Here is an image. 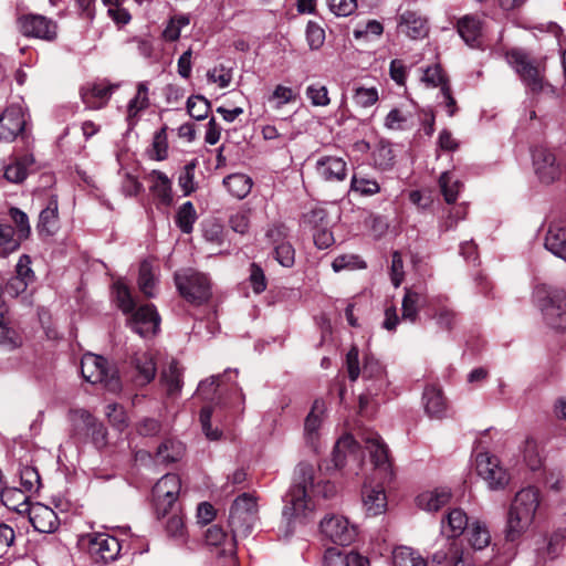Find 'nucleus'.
Segmentation results:
<instances>
[{"instance_id": "obj_20", "label": "nucleus", "mask_w": 566, "mask_h": 566, "mask_svg": "<svg viewBox=\"0 0 566 566\" xmlns=\"http://www.w3.org/2000/svg\"><path fill=\"white\" fill-rule=\"evenodd\" d=\"M544 247L553 255L566 261V220L555 218L547 222Z\"/></svg>"}, {"instance_id": "obj_39", "label": "nucleus", "mask_w": 566, "mask_h": 566, "mask_svg": "<svg viewBox=\"0 0 566 566\" xmlns=\"http://www.w3.org/2000/svg\"><path fill=\"white\" fill-rule=\"evenodd\" d=\"M182 369L176 360H171L161 373V382L166 387L168 396H176L182 387Z\"/></svg>"}, {"instance_id": "obj_53", "label": "nucleus", "mask_w": 566, "mask_h": 566, "mask_svg": "<svg viewBox=\"0 0 566 566\" xmlns=\"http://www.w3.org/2000/svg\"><path fill=\"white\" fill-rule=\"evenodd\" d=\"M209 83H216L220 88H226L232 81V69L223 64L216 65L207 72Z\"/></svg>"}, {"instance_id": "obj_13", "label": "nucleus", "mask_w": 566, "mask_h": 566, "mask_svg": "<svg viewBox=\"0 0 566 566\" xmlns=\"http://www.w3.org/2000/svg\"><path fill=\"white\" fill-rule=\"evenodd\" d=\"M88 552L96 563L106 564L114 560L122 551L120 542L105 533L90 534Z\"/></svg>"}, {"instance_id": "obj_44", "label": "nucleus", "mask_w": 566, "mask_h": 566, "mask_svg": "<svg viewBox=\"0 0 566 566\" xmlns=\"http://www.w3.org/2000/svg\"><path fill=\"white\" fill-rule=\"evenodd\" d=\"M426 559L415 549L407 546L394 551V566H426Z\"/></svg>"}, {"instance_id": "obj_29", "label": "nucleus", "mask_w": 566, "mask_h": 566, "mask_svg": "<svg viewBox=\"0 0 566 566\" xmlns=\"http://www.w3.org/2000/svg\"><path fill=\"white\" fill-rule=\"evenodd\" d=\"M150 105L148 82H139L136 86L135 96L127 104L126 120L129 126H134L139 114Z\"/></svg>"}, {"instance_id": "obj_4", "label": "nucleus", "mask_w": 566, "mask_h": 566, "mask_svg": "<svg viewBox=\"0 0 566 566\" xmlns=\"http://www.w3.org/2000/svg\"><path fill=\"white\" fill-rule=\"evenodd\" d=\"M114 292L118 307L125 314L132 313L129 325L135 333L142 337H147L157 332L159 315L153 304H146L136 308V302L128 286L122 281L114 283Z\"/></svg>"}, {"instance_id": "obj_16", "label": "nucleus", "mask_w": 566, "mask_h": 566, "mask_svg": "<svg viewBox=\"0 0 566 566\" xmlns=\"http://www.w3.org/2000/svg\"><path fill=\"white\" fill-rule=\"evenodd\" d=\"M533 167L536 176L543 184H552L559 178L562 170L555 155L544 147H536L532 151Z\"/></svg>"}, {"instance_id": "obj_59", "label": "nucleus", "mask_w": 566, "mask_h": 566, "mask_svg": "<svg viewBox=\"0 0 566 566\" xmlns=\"http://www.w3.org/2000/svg\"><path fill=\"white\" fill-rule=\"evenodd\" d=\"M524 461L527 467L535 471L542 465V455L538 444L534 440H526L524 448Z\"/></svg>"}, {"instance_id": "obj_64", "label": "nucleus", "mask_w": 566, "mask_h": 566, "mask_svg": "<svg viewBox=\"0 0 566 566\" xmlns=\"http://www.w3.org/2000/svg\"><path fill=\"white\" fill-rule=\"evenodd\" d=\"M106 416L115 428L118 430L127 426V416L124 408L117 403H109L106 406Z\"/></svg>"}, {"instance_id": "obj_45", "label": "nucleus", "mask_w": 566, "mask_h": 566, "mask_svg": "<svg viewBox=\"0 0 566 566\" xmlns=\"http://www.w3.org/2000/svg\"><path fill=\"white\" fill-rule=\"evenodd\" d=\"M440 190L448 203H453L462 188V184L452 172L444 171L439 178Z\"/></svg>"}, {"instance_id": "obj_33", "label": "nucleus", "mask_w": 566, "mask_h": 566, "mask_svg": "<svg viewBox=\"0 0 566 566\" xmlns=\"http://www.w3.org/2000/svg\"><path fill=\"white\" fill-rule=\"evenodd\" d=\"M324 566H369V562L357 553L343 556L339 548L329 547L325 551Z\"/></svg>"}, {"instance_id": "obj_12", "label": "nucleus", "mask_w": 566, "mask_h": 566, "mask_svg": "<svg viewBox=\"0 0 566 566\" xmlns=\"http://www.w3.org/2000/svg\"><path fill=\"white\" fill-rule=\"evenodd\" d=\"M18 28L24 36L52 41L56 38V23L41 14H24L18 19Z\"/></svg>"}, {"instance_id": "obj_3", "label": "nucleus", "mask_w": 566, "mask_h": 566, "mask_svg": "<svg viewBox=\"0 0 566 566\" xmlns=\"http://www.w3.org/2000/svg\"><path fill=\"white\" fill-rule=\"evenodd\" d=\"M538 506L539 491L536 488H524L515 494L506 516V541L515 542L530 528Z\"/></svg>"}, {"instance_id": "obj_41", "label": "nucleus", "mask_w": 566, "mask_h": 566, "mask_svg": "<svg viewBox=\"0 0 566 566\" xmlns=\"http://www.w3.org/2000/svg\"><path fill=\"white\" fill-rule=\"evenodd\" d=\"M157 277L154 272L153 263L145 260L140 263L138 274V287L146 297L155 296Z\"/></svg>"}, {"instance_id": "obj_54", "label": "nucleus", "mask_w": 566, "mask_h": 566, "mask_svg": "<svg viewBox=\"0 0 566 566\" xmlns=\"http://www.w3.org/2000/svg\"><path fill=\"white\" fill-rule=\"evenodd\" d=\"M353 101L359 107H370L378 101V91L375 87H356L354 90Z\"/></svg>"}, {"instance_id": "obj_60", "label": "nucleus", "mask_w": 566, "mask_h": 566, "mask_svg": "<svg viewBox=\"0 0 566 566\" xmlns=\"http://www.w3.org/2000/svg\"><path fill=\"white\" fill-rule=\"evenodd\" d=\"M274 255L276 261L285 268L293 266L295 262V250L287 241L274 247Z\"/></svg>"}, {"instance_id": "obj_17", "label": "nucleus", "mask_w": 566, "mask_h": 566, "mask_svg": "<svg viewBox=\"0 0 566 566\" xmlns=\"http://www.w3.org/2000/svg\"><path fill=\"white\" fill-rule=\"evenodd\" d=\"M432 562L446 566H475L472 554L458 539H448L443 548L433 553Z\"/></svg>"}, {"instance_id": "obj_23", "label": "nucleus", "mask_w": 566, "mask_h": 566, "mask_svg": "<svg viewBox=\"0 0 566 566\" xmlns=\"http://www.w3.org/2000/svg\"><path fill=\"white\" fill-rule=\"evenodd\" d=\"M27 514L30 523L39 533H53L60 525L56 513L44 504H32Z\"/></svg>"}, {"instance_id": "obj_7", "label": "nucleus", "mask_w": 566, "mask_h": 566, "mask_svg": "<svg viewBox=\"0 0 566 566\" xmlns=\"http://www.w3.org/2000/svg\"><path fill=\"white\" fill-rule=\"evenodd\" d=\"M83 378L93 385L99 384L109 391H118L120 381L115 368L109 367L107 360L95 354H85L81 360Z\"/></svg>"}, {"instance_id": "obj_57", "label": "nucleus", "mask_w": 566, "mask_h": 566, "mask_svg": "<svg viewBox=\"0 0 566 566\" xmlns=\"http://www.w3.org/2000/svg\"><path fill=\"white\" fill-rule=\"evenodd\" d=\"M375 165L381 169L387 170L394 165L395 155L388 145H379L373 153Z\"/></svg>"}, {"instance_id": "obj_58", "label": "nucleus", "mask_w": 566, "mask_h": 566, "mask_svg": "<svg viewBox=\"0 0 566 566\" xmlns=\"http://www.w3.org/2000/svg\"><path fill=\"white\" fill-rule=\"evenodd\" d=\"M366 264L357 255L343 254L334 259L332 268L335 272L343 270L363 269Z\"/></svg>"}, {"instance_id": "obj_52", "label": "nucleus", "mask_w": 566, "mask_h": 566, "mask_svg": "<svg viewBox=\"0 0 566 566\" xmlns=\"http://www.w3.org/2000/svg\"><path fill=\"white\" fill-rule=\"evenodd\" d=\"M9 214L17 228L15 238L19 239L20 242L28 239L31 233V227L27 213L19 208H11Z\"/></svg>"}, {"instance_id": "obj_49", "label": "nucleus", "mask_w": 566, "mask_h": 566, "mask_svg": "<svg viewBox=\"0 0 566 566\" xmlns=\"http://www.w3.org/2000/svg\"><path fill=\"white\" fill-rule=\"evenodd\" d=\"M20 247V240L15 238L14 230L9 224L0 223V254L6 256Z\"/></svg>"}, {"instance_id": "obj_46", "label": "nucleus", "mask_w": 566, "mask_h": 566, "mask_svg": "<svg viewBox=\"0 0 566 566\" xmlns=\"http://www.w3.org/2000/svg\"><path fill=\"white\" fill-rule=\"evenodd\" d=\"M349 191L369 197L378 193L380 191V186L376 179L354 174L350 179Z\"/></svg>"}, {"instance_id": "obj_6", "label": "nucleus", "mask_w": 566, "mask_h": 566, "mask_svg": "<svg viewBox=\"0 0 566 566\" xmlns=\"http://www.w3.org/2000/svg\"><path fill=\"white\" fill-rule=\"evenodd\" d=\"M361 376L365 390L359 395V410L361 413H367L370 407L379 405L378 398L385 392L388 380L380 363L371 356L365 358Z\"/></svg>"}, {"instance_id": "obj_62", "label": "nucleus", "mask_w": 566, "mask_h": 566, "mask_svg": "<svg viewBox=\"0 0 566 566\" xmlns=\"http://www.w3.org/2000/svg\"><path fill=\"white\" fill-rule=\"evenodd\" d=\"M422 81L432 87H442L443 85H449L447 77L444 76L440 65H432L424 70ZM442 88H440L441 91Z\"/></svg>"}, {"instance_id": "obj_51", "label": "nucleus", "mask_w": 566, "mask_h": 566, "mask_svg": "<svg viewBox=\"0 0 566 566\" xmlns=\"http://www.w3.org/2000/svg\"><path fill=\"white\" fill-rule=\"evenodd\" d=\"M22 345V337L13 328L9 327L3 317H0V347L7 350H14Z\"/></svg>"}, {"instance_id": "obj_55", "label": "nucleus", "mask_w": 566, "mask_h": 566, "mask_svg": "<svg viewBox=\"0 0 566 566\" xmlns=\"http://www.w3.org/2000/svg\"><path fill=\"white\" fill-rule=\"evenodd\" d=\"M251 210L241 208L234 212L229 220L231 229L240 234H245L250 228Z\"/></svg>"}, {"instance_id": "obj_22", "label": "nucleus", "mask_w": 566, "mask_h": 566, "mask_svg": "<svg viewBox=\"0 0 566 566\" xmlns=\"http://www.w3.org/2000/svg\"><path fill=\"white\" fill-rule=\"evenodd\" d=\"M333 462L339 469L349 463L359 465L360 448L350 434H345L337 440L333 450Z\"/></svg>"}, {"instance_id": "obj_63", "label": "nucleus", "mask_w": 566, "mask_h": 566, "mask_svg": "<svg viewBox=\"0 0 566 566\" xmlns=\"http://www.w3.org/2000/svg\"><path fill=\"white\" fill-rule=\"evenodd\" d=\"M195 168H196V161H191V163L187 164L178 178L179 187L184 191L185 196L190 195L196 189L195 188Z\"/></svg>"}, {"instance_id": "obj_48", "label": "nucleus", "mask_w": 566, "mask_h": 566, "mask_svg": "<svg viewBox=\"0 0 566 566\" xmlns=\"http://www.w3.org/2000/svg\"><path fill=\"white\" fill-rule=\"evenodd\" d=\"M197 220V213L190 201L185 202L177 211L176 223L184 233H190L193 223Z\"/></svg>"}, {"instance_id": "obj_35", "label": "nucleus", "mask_w": 566, "mask_h": 566, "mask_svg": "<svg viewBox=\"0 0 566 566\" xmlns=\"http://www.w3.org/2000/svg\"><path fill=\"white\" fill-rule=\"evenodd\" d=\"M1 501L6 507L19 514H27L31 505L25 491L17 488L6 489L1 492Z\"/></svg>"}, {"instance_id": "obj_14", "label": "nucleus", "mask_w": 566, "mask_h": 566, "mask_svg": "<svg viewBox=\"0 0 566 566\" xmlns=\"http://www.w3.org/2000/svg\"><path fill=\"white\" fill-rule=\"evenodd\" d=\"M506 59L532 92L538 93L544 88L539 70L528 61L524 53L513 50L506 54Z\"/></svg>"}, {"instance_id": "obj_56", "label": "nucleus", "mask_w": 566, "mask_h": 566, "mask_svg": "<svg viewBox=\"0 0 566 566\" xmlns=\"http://www.w3.org/2000/svg\"><path fill=\"white\" fill-rule=\"evenodd\" d=\"M306 96L314 106H327L331 103L328 90L325 85L311 84L306 88Z\"/></svg>"}, {"instance_id": "obj_47", "label": "nucleus", "mask_w": 566, "mask_h": 566, "mask_svg": "<svg viewBox=\"0 0 566 566\" xmlns=\"http://www.w3.org/2000/svg\"><path fill=\"white\" fill-rule=\"evenodd\" d=\"M491 536L486 526L479 522H472L469 527V542L474 549H483L490 544Z\"/></svg>"}, {"instance_id": "obj_38", "label": "nucleus", "mask_w": 566, "mask_h": 566, "mask_svg": "<svg viewBox=\"0 0 566 566\" xmlns=\"http://www.w3.org/2000/svg\"><path fill=\"white\" fill-rule=\"evenodd\" d=\"M17 275L10 282V287L17 292H23L30 282L34 280V273L31 269V258L23 254L19 258L15 266Z\"/></svg>"}, {"instance_id": "obj_24", "label": "nucleus", "mask_w": 566, "mask_h": 566, "mask_svg": "<svg viewBox=\"0 0 566 566\" xmlns=\"http://www.w3.org/2000/svg\"><path fill=\"white\" fill-rule=\"evenodd\" d=\"M35 159L32 154L15 156L3 167V177L15 185L22 184L34 171Z\"/></svg>"}, {"instance_id": "obj_5", "label": "nucleus", "mask_w": 566, "mask_h": 566, "mask_svg": "<svg viewBox=\"0 0 566 566\" xmlns=\"http://www.w3.org/2000/svg\"><path fill=\"white\" fill-rule=\"evenodd\" d=\"M533 297L546 325L555 329L566 328L565 290L542 284L534 289Z\"/></svg>"}, {"instance_id": "obj_36", "label": "nucleus", "mask_w": 566, "mask_h": 566, "mask_svg": "<svg viewBox=\"0 0 566 566\" xmlns=\"http://www.w3.org/2000/svg\"><path fill=\"white\" fill-rule=\"evenodd\" d=\"M426 304V297L422 293L412 289H406L402 298V318L415 323L418 318L420 308Z\"/></svg>"}, {"instance_id": "obj_61", "label": "nucleus", "mask_w": 566, "mask_h": 566, "mask_svg": "<svg viewBox=\"0 0 566 566\" xmlns=\"http://www.w3.org/2000/svg\"><path fill=\"white\" fill-rule=\"evenodd\" d=\"M305 33L311 50H317L324 44L325 31L318 23L310 21Z\"/></svg>"}, {"instance_id": "obj_32", "label": "nucleus", "mask_w": 566, "mask_h": 566, "mask_svg": "<svg viewBox=\"0 0 566 566\" xmlns=\"http://www.w3.org/2000/svg\"><path fill=\"white\" fill-rule=\"evenodd\" d=\"M423 403L429 417L441 419L447 413V402L442 391L436 386H428L423 391Z\"/></svg>"}, {"instance_id": "obj_26", "label": "nucleus", "mask_w": 566, "mask_h": 566, "mask_svg": "<svg viewBox=\"0 0 566 566\" xmlns=\"http://www.w3.org/2000/svg\"><path fill=\"white\" fill-rule=\"evenodd\" d=\"M398 28L401 33L415 40L424 38L429 31L427 19L410 10L399 15Z\"/></svg>"}, {"instance_id": "obj_25", "label": "nucleus", "mask_w": 566, "mask_h": 566, "mask_svg": "<svg viewBox=\"0 0 566 566\" xmlns=\"http://www.w3.org/2000/svg\"><path fill=\"white\" fill-rule=\"evenodd\" d=\"M483 29V21L478 15H464L457 23L459 35L471 48L482 45Z\"/></svg>"}, {"instance_id": "obj_28", "label": "nucleus", "mask_w": 566, "mask_h": 566, "mask_svg": "<svg viewBox=\"0 0 566 566\" xmlns=\"http://www.w3.org/2000/svg\"><path fill=\"white\" fill-rule=\"evenodd\" d=\"M452 497V493L448 488H436L420 493L417 496V505L427 512H437L447 505Z\"/></svg>"}, {"instance_id": "obj_43", "label": "nucleus", "mask_w": 566, "mask_h": 566, "mask_svg": "<svg viewBox=\"0 0 566 566\" xmlns=\"http://www.w3.org/2000/svg\"><path fill=\"white\" fill-rule=\"evenodd\" d=\"M256 510V500L252 495L243 493L234 500L230 516L232 520H234L237 516L239 518L247 520L248 517L254 515Z\"/></svg>"}, {"instance_id": "obj_34", "label": "nucleus", "mask_w": 566, "mask_h": 566, "mask_svg": "<svg viewBox=\"0 0 566 566\" xmlns=\"http://www.w3.org/2000/svg\"><path fill=\"white\" fill-rule=\"evenodd\" d=\"M468 527H470L469 518L461 509L451 510L446 518L442 520V532L452 537V539H457Z\"/></svg>"}, {"instance_id": "obj_19", "label": "nucleus", "mask_w": 566, "mask_h": 566, "mask_svg": "<svg viewBox=\"0 0 566 566\" xmlns=\"http://www.w3.org/2000/svg\"><path fill=\"white\" fill-rule=\"evenodd\" d=\"M25 114L20 104L9 105L0 116V142H12L23 132Z\"/></svg>"}, {"instance_id": "obj_18", "label": "nucleus", "mask_w": 566, "mask_h": 566, "mask_svg": "<svg viewBox=\"0 0 566 566\" xmlns=\"http://www.w3.org/2000/svg\"><path fill=\"white\" fill-rule=\"evenodd\" d=\"M157 366L154 356L148 352H137L130 358L129 378L136 387H144L156 376Z\"/></svg>"}, {"instance_id": "obj_1", "label": "nucleus", "mask_w": 566, "mask_h": 566, "mask_svg": "<svg viewBox=\"0 0 566 566\" xmlns=\"http://www.w3.org/2000/svg\"><path fill=\"white\" fill-rule=\"evenodd\" d=\"M335 493V484L315 482L314 467L301 462L294 470L293 483L284 499L283 518L289 526L295 520L307 518L316 509L315 496L329 499Z\"/></svg>"}, {"instance_id": "obj_37", "label": "nucleus", "mask_w": 566, "mask_h": 566, "mask_svg": "<svg viewBox=\"0 0 566 566\" xmlns=\"http://www.w3.org/2000/svg\"><path fill=\"white\" fill-rule=\"evenodd\" d=\"M185 454V446L175 439H166L158 447L156 461L163 464H169L179 461Z\"/></svg>"}, {"instance_id": "obj_11", "label": "nucleus", "mask_w": 566, "mask_h": 566, "mask_svg": "<svg viewBox=\"0 0 566 566\" xmlns=\"http://www.w3.org/2000/svg\"><path fill=\"white\" fill-rule=\"evenodd\" d=\"M321 532L331 542L347 546L352 544L357 535L356 527L342 515H332L321 522Z\"/></svg>"}, {"instance_id": "obj_40", "label": "nucleus", "mask_w": 566, "mask_h": 566, "mask_svg": "<svg viewBox=\"0 0 566 566\" xmlns=\"http://www.w3.org/2000/svg\"><path fill=\"white\" fill-rule=\"evenodd\" d=\"M223 185L233 197L243 199L251 191L252 180L244 174H232L223 179Z\"/></svg>"}, {"instance_id": "obj_15", "label": "nucleus", "mask_w": 566, "mask_h": 566, "mask_svg": "<svg viewBox=\"0 0 566 566\" xmlns=\"http://www.w3.org/2000/svg\"><path fill=\"white\" fill-rule=\"evenodd\" d=\"M118 87L119 84H112L107 80L88 82L81 88L82 102L90 109H101Z\"/></svg>"}, {"instance_id": "obj_10", "label": "nucleus", "mask_w": 566, "mask_h": 566, "mask_svg": "<svg viewBox=\"0 0 566 566\" xmlns=\"http://www.w3.org/2000/svg\"><path fill=\"white\" fill-rule=\"evenodd\" d=\"M181 489V481L177 474H165L153 489L156 511L165 516L172 507Z\"/></svg>"}, {"instance_id": "obj_21", "label": "nucleus", "mask_w": 566, "mask_h": 566, "mask_svg": "<svg viewBox=\"0 0 566 566\" xmlns=\"http://www.w3.org/2000/svg\"><path fill=\"white\" fill-rule=\"evenodd\" d=\"M315 171L326 182L344 181L347 177V163L338 156H321L315 163Z\"/></svg>"}, {"instance_id": "obj_42", "label": "nucleus", "mask_w": 566, "mask_h": 566, "mask_svg": "<svg viewBox=\"0 0 566 566\" xmlns=\"http://www.w3.org/2000/svg\"><path fill=\"white\" fill-rule=\"evenodd\" d=\"M70 420L74 434L81 438H87L90 429L94 426L96 418L84 409H76L71 411Z\"/></svg>"}, {"instance_id": "obj_9", "label": "nucleus", "mask_w": 566, "mask_h": 566, "mask_svg": "<svg viewBox=\"0 0 566 566\" xmlns=\"http://www.w3.org/2000/svg\"><path fill=\"white\" fill-rule=\"evenodd\" d=\"M475 463L478 474L491 490L504 489L509 484L510 475L496 457L488 452L479 453Z\"/></svg>"}, {"instance_id": "obj_2", "label": "nucleus", "mask_w": 566, "mask_h": 566, "mask_svg": "<svg viewBox=\"0 0 566 566\" xmlns=\"http://www.w3.org/2000/svg\"><path fill=\"white\" fill-rule=\"evenodd\" d=\"M365 449L369 452L370 462L375 470V485L365 483L361 492L363 504L368 515L382 514L387 509V496L382 483L391 478V463L388 449L376 432H365L361 436Z\"/></svg>"}, {"instance_id": "obj_30", "label": "nucleus", "mask_w": 566, "mask_h": 566, "mask_svg": "<svg viewBox=\"0 0 566 566\" xmlns=\"http://www.w3.org/2000/svg\"><path fill=\"white\" fill-rule=\"evenodd\" d=\"M151 182L150 191L163 206L169 207L174 201L171 181L166 174L159 170H153L148 175Z\"/></svg>"}, {"instance_id": "obj_31", "label": "nucleus", "mask_w": 566, "mask_h": 566, "mask_svg": "<svg viewBox=\"0 0 566 566\" xmlns=\"http://www.w3.org/2000/svg\"><path fill=\"white\" fill-rule=\"evenodd\" d=\"M36 229L41 235H53L59 229V205L56 197H51L41 210Z\"/></svg>"}, {"instance_id": "obj_27", "label": "nucleus", "mask_w": 566, "mask_h": 566, "mask_svg": "<svg viewBox=\"0 0 566 566\" xmlns=\"http://www.w3.org/2000/svg\"><path fill=\"white\" fill-rule=\"evenodd\" d=\"M326 411V403L323 399H315L311 411L304 421V437L308 443L314 446L318 440L319 429L322 427L324 415Z\"/></svg>"}, {"instance_id": "obj_50", "label": "nucleus", "mask_w": 566, "mask_h": 566, "mask_svg": "<svg viewBox=\"0 0 566 566\" xmlns=\"http://www.w3.org/2000/svg\"><path fill=\"white\" fill-rule=\"evenodd\" d=\"M210 106V102L202 95H192L187 99V112L197 120L205 119L208 116Z\"/></svg>"}, {"instance_id": "obj_8", "label": "nucleus", "mask_w": 566, "mask_h": 566, "mask_svg": "<svg viewBox=\"0 0 566 566\" xmlns=\"http://www.w3.org/2000/svg\"><path fill=\"white\" fill-rule=\"evenodd\" d=\"M180 295L190 303L201 304L211 296V284L207 275L186 270L175 275Z\"/></svg>"}]
</instances>
